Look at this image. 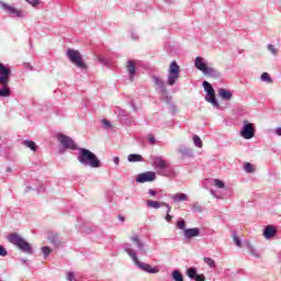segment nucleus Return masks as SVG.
Listing matches in <instances>:
<instances>
[{"mask_svg":"<svg viewBox=\"0 0 281 281\" xmlns=\"http://www.w3.org/2000/svg\"><path fill=\"white\" fill-rule=\"evenodd\" d=\"M131 240H132V243H134V245L137 247L138 252H139L142 256L146 255V249H145L146 244H144V243L142 241V239H139V236L133 235V236L131 237Z\"/></svg>","mask_w":281,"mask_h":281,"instance_id":"ddd939ff","label":"nucleus"},{"mask_svg":"<svg viewBox=\"0 0 281 281\" xmlns=\"http://www.w3.org/2000/svg\"><path fill=\"white\" fill-rule=\"evenodd\" d=\"M23 146H26V148H30L31 150H33L34 153H36V143L32 142V140H23Z\"/></svg>","mask_w":281,"mask_h":281,"instance_id":"cd10ccee","label":"nucleus"},{"mask_svg":"<svg viewBox=\"0 0 281 281\" xmlns=\"http://www.w3.org/2000/svg\"><path fill=\"white\" fill-rule=\"evenodd\" d=\"M78 150L77 160L81 166L86 168H102L100 158L93 151L82 147L78 148Z\"/></svg>","mask_w":281,"mask_h":281,"instance_id":"f257e3e1","label":"nucleus"},{"mask_svg":"<svg viewBox=\"0 0 281 281\" xmlns=\"http://www.w3.org/2000/svg\"><path fill=\"white\" fill-rule=\"evenodd\" d=\"M193 144L196 146V148H203V140H201V137L198 135L193 136Z\"/></svg>","mask_w":281,"mask_h":281,"instance_id":"c756f323","label":"nucleus"},{"mask_svg":"<svg viewBox=\"0 0 281 281\" xmlns=\"http://www.w3.org/2000/svg\"><path fill=\"white\" fill-rule=\"evenodd\" d=\"M276 135H278L279 137H281V127H277V128H276Z\"/></svg>","mask_w":281,"mask_h":281,"instance_id":"864d4df0","label":"nucleus"},{"mask_svg":"<svg viewBox=\"0 0 281 281\" xmlns=\"http://www.w3.org/2000/svg\"><path fill=\"white\" fill-rule=\"evenodd\" d=\"M204 262H205V265H209L211 269L216 268V262L210 257H205Z\"/></svg>","mask_w":281,"mask_h":281,"instance_id":"7c9ffc66","label":"nucleus"},{"mask_svg":"<svg viewBox=\"0 0 281 281\" xmlns=\"http://www.w3.org/2000/svg\"><path fill=\"white\" fill-rule=\"evenodd\" d=\"M8 240L9 243H11V245H14L15 247H18L20 251H23V254H29L30 256L34 254V250L32 249V245L27 243L24 238H22L21 235L16 233L11 234L8 236Z\"/></svg>","mask_w":281,"mask_h":281,"instance_id":"20e7f679","label":"nucleus"},{"mask_svg":"<svg viewBox=\"0 0 281 281\" xmlns=\"http://www.w3.org/2000/svg\"><path fill=\"white\" fill-rule=\"evenodd\" d=\"M42 252L44 254V257L47 258V256H49V254H52V248H49L48 246H44L42 248Z\"/></svg>","mask_w":281,"mask_h":281,"instance_id":"c9c22d12","label":"nucleus"},{"mask_svg":"<svg viewBox=\"0 0 281 281\" xmlns=\"http://www.w3.org/2000/svg\"><path fill=\"white\" fill-rule=\"evenodd\" d=\"M52 243H53L54 245H56V239L53 238V239H52Z\"/></svg>","mask_w":281,"mask_h":281,"instance_id":"bf43d9fd","label":"nucleus"},{"mask_svg":"<svg viewBox=\"0 0 281 281\" xmlns=\"http://www.w3.org/2000/svg\"><path fill=\"white\" fill-rule=\"evenodd\" d=\"M57 139L61 144L63 148L69 150H78V145L76 144V142H74L71 137L64 134H58Z\"/></svg>","mask_w":281,"mask_h":281,"instance_id":"1a4fd4ad","label":"nucleus"},{"mask_svg":"<svg viewBox=\"0 0 281 281\" xmlns=\"http://www.w3.org/2000/svg\"><path fill=\"white\" fill-rule=\"evenodd\" d=\"M240 135H241V137H244V139H247V121H244V125L240 131Z\"/></svg>","mask_w":281,"mask_h":281,"instance_id":"473e14b6","label":"nucleus"},{"mask_svg":"<svg viewBox=\"0 0 281 281\" xmlns=\"http://www.w3.org/2000/svg\"><path fill=\"white\" fill-rule=\"evenodd\" d=\"M102 124L105 128H113V125L111 124V121H108L106 119H103Z\"/></svg>","mask_w":281,"mask_h":281,"instance_id":"e433bc0d","label":"nucleus"},{"mask_svg":"<svg viewBox=\"0 0 281 281\" xmlns=\"http://www.w3.org/2000/svg\"><path fill=\"white\" fill-rule=\"evenodd\" d=\"M218 95L222 98V100H232V91L221 88L218 90Z\"/></svg>","mask_w":281,"mask_h":281,"instance_id":"412c9836","label":"nucleus"},{"mask_svg":"<svg viewBox=\"0 0 281 281\" xmlns=\"http://www.w3.org/2000/svg\"><path fill=\"white\" fill-rule=\"evenodd\" d=\"M123 249L125 252H127L133 262L137 265L138 269H142V271H145V273H159V268H153L150 265L139 261L137 258V252L131 244H124Z\"/></svg>","mask_w":281,"mask_h":281,"instance_id":"f03ea898","label":"nucleus"},{"mask_svg":"<svg viewBox=\"0 0 281 281\" xmlns=\"http://www.w3.org/2000/svg\"><path fill=\"white\" fill-rule=\"evenodd\" d=\"M192 212L200 213V212H203V209L199 204H193L192 205Z\"/></svg>","mask_w":281,"mask_h":281,"instance_id":"4c0bfd02","label":"nucleus"},{"mask_svg":"<svg viewBox=\"0 0 281 281\" xmlns=\"http://www.w3.org/2000/svg\"><path fill=\"white\" fill-rule=\"evenodd\" d=\"M187 276H188V278H190L191 280H194V279L196 278V276H199V274H196V268H189V269L187 270Z\"/></svg>","mask_w":281,"mask_h":281,"instance_id":"c85d7f7f","label":"nucleus"},{"mask_svg":"<svg viewBox=\"0 0 281 281\" xmlns=\"http://www.w3.org/2000/svg\"><path fill=\"white\" fill-rule=\"evenodd\" d=\"M120 221L124 222V217H120Z\"/></svg>","mask_w":281,"mask_h":281,"instance_id":"052dcab7","label":"nucleus"},{"mask_svg":"<svg viewBox=\"0 0 281 281\" xmlns=\"http://www.w3.org/2000/svg\"><path fill=\"white\" fill-rule=\"evenodd\" d=\"M126 70L128 72L131 82H133V80H135V74H136L134 60H127Z\"/></svg>","mask_w":281,"mask_h":281,"instance_id":"dca6fc26","label":"nucleus"},{"mask_svg":"<svg viewBox=\"0 0 281 281\" xmlns=\"http://www.w3.org/2000/svg\"><path fill=\"white\" fill-rule=\"evenodd\" d=\"M177 227H178V229H182L183 232H186V229H188V228H186V221L183 218H179L177 221Z\"/></svg>","mask_w":281,"mask_h":281,"instance_id":"2f4dec72","label":"nucleus"},{"mask_svg":"<svg viewBox=\"0 0 281 281\" xmlns=\"http://www.w3.org/2000/svg\"><path fill=\"white\" fill-rule=\"evenodd\" d=\"M127 160L131 162V164H135L137 161H144V157L139 154H130L127 156Z\"/></svg>","mask_w":281,"mask_h":281,"instance_id":"5701e85b","label":"nucleus"},{"mask_svg":"<svg viewBox=\"0 0 281 281\" xmlns=\"http://www.w3.org/2000/svg\"><path fill=\"white\" fill-rule=\"evenodd\" d=\"M0 256L2 257L8 256V250L2 245H0Z\"/></svg>","mask_w":281,"mask_h":281,"instance_id":"79ce46f5","label":"nucleus"},{"mask_svg":"<svg viewBox=\"0 0 281 281\" xmlns=\"http://www.w3.org/2000/svg\"><path fill=\"white\" fill-rule=\"evenodd\" d=\"M148 142H149V144H155V136H149L148 137Z\"/></svg>","mask_w":281,"mask_h":281,"instance_id":"3c124183","label":"nucleus"},{"mask_svg":"<svg viewBox=\"0 0 281 281\" xmlns=\"http://www.w3.org/2000/svg\"><path fill=\"white\" fill-rule=\"evenodd\" d=\"M154 83L156 85V87H158V89H160L161 93H167L166 91V82H164V80L157 76L153 77Z\"/></svg>","mask_w":281,"mask_h":281,"instance_id":"f3484780","label":"nucleus"},{"mask_svg":"<svg viewBox=\"0 0 281 281\" xmlns=\"http://www.w3.org/2000/svg\"><path fill=\"white\" fill-rule=\"evenodd\" d=\"M67 56L69 60H71V63L76 65V67H78L79 69H87V65H85V61H82V56L80 55L79 50L69 48L67 50Z\"/></svg>","mask_w":281,"mask_h":281,"instance_id":"6e6552de","label":"nucleus"},{"mask_svg":"<svg viewBox=\"0 0 281 281\" xmlns=\"http://www.w3.org/2000/svg\"><path fill=\"white\" fill-rule=\"evenodd\" d=\"M21 260V262L23 263V265H25V262H27V259H20Z\"/></svg>","mask_w":281,"mask_h":281,"instance_id":"5fc2aeb1","label":"nucleus"},{"mask_svg":"<svg viewBox=\"0 0 281 281\" xmlns=\"http://www.w3.org/2000/svg\"><path fill=\"white\" fill-rule=\"evenodd\" d=\"M32 190L30 187H26L25 192H30Z\"/></svg>","mask_w":281,"mask_h":281,"instance_id":"13d9d810","label":"nucleus"},{"mask_svg":"<svg viewBox=\"0 0 281 281\" xmlns=\"http://www.w3.org/2000/svg\"><path fill=\"white\" fill-rule=\"evenodd\" d=\"M244 170H247V162H244Z\"/></svg>","mask_w":281,"mask_h":281,"instance_id":"4d7b16f0","label":"nucleus"},{"mask_svg":"<svg viewBox=\"0 0 281 281\" xmlns=\"http://www.w3.org/2000/svg\"><path fill=\"white\" fill-rule=\"evenodd\" d=\"M247 172L248 173L256 172L255 165H251V162H247Z\"/></svg>","mask_w":281,"mask_h":281,"instance_id":"58836bf2","label":"nucleus"},{"mask_svg":"<svg viewBox=\"0 0 281 281\" xmlns=\"http://www.w3.org/2000/svg\"><path fill=\"white\" fill-rule=\"evenodd\" d=\"M26 2H29V4L32 5L33 8H36V5L41 3L40 0H26Z\"/></svg>","mask_w":281,"mask_h":281,"instance_id":"a19ab883","label":"nucleus"},{"mask_svg":"<svg viewBox=\"0 0 281 281\" xmlns=\"http://www.w3.org/2000/svg\"><path fill=\"white\" fill-rule=\"evenodd\" d=\"M157 179V173L155 171H146L137 175L136 183H150Z\"/></svg>","mask_w":281,"mask_h":281,"instance_id":"9b49d317","label":"nucleus"},{"mask_svg":"<svg viewBox=\"0 0 281 281\" xmlns=\"http://www.w3.org/2000/svg\"><path fill=\"white\" fill-rule=\"evenodd\" d=\"M148 194H149L150 196H157V190L149 189V190H148Z\"/></svg>","mask_w":281,"mask_h":281,"instance_id":"49530a36","label":"nucleus"},{"mask_svg":"<svg viewBox=\"0 0 281 281\" xmlns=\"http://www.w3.org/2000/svg\"><path fill=\"white\" fill-rule=\"evenodd\" d=\"M256 136V127L252 123H247V139H252Z\"/></svg>","mask_w":281,"mask_h":281,"instance_id":"b1692460","label":"nucleus"},{"mask_svg":"<svg viewBox=\"0 0 281 281\" xmlns=\"http://www.w3.org/2000/svg\"><path fill=\"white\" fill-rule=\"evenodd\" d=\"M1 89H0V98H10V95L12 94V91L10 90L9 85H1Z\"/></svg>","mask_w":281,"mask_h":281,"instance_id":"aec40b11","label":"nucleus"},{"mask_svg":"<svg viewBox=\"0 0 281 281\" xmlns=\"http://www.w3.org/2000/svg\"><path fill=\"white\" fill-rule=\"evenodd\" d=\"M276 234H278V231L273 225H268L263 228V238H266V240H271Z\"/></svg>","mask_w":281,"mask_h":281,"instance_id":"2eb2a0df","label":"nucleus"},{"mask_svg":"<svg viewBox=\"0 0 281 281\" xmlns=\"http://www.w3.org/2000/svg\"><path fill=\"white\" fill-rule=\"evenodd\" d=\"M162 207H167V214H169V212L172 211V206H170V204H168L166 202H164Z\"/></svg>","mask_w":281,"mask_h":281,"instance_id":"a18cd8bd","label":"nucleus"},{"mask_svg":"<svg viewBox=\"0 0 281 281\" xmlns=\"http://www.w3.org/2000/svg\"><path fill=\"white\" fill-rule=\"evenodd\" d=\"M139 38V36L136 33H132V40L133 41H137Z\"/></svg>","mask_w":281,"mask_h":281,"instance_id":"603ef678","label":"nucleus"},{"mask_svg":"<svg viewBox=\"0 0 281 281\" xmlns=\"http://www.w3.org/2000/svg\"><path fill=\"white\" fill-rule=\"evenodd\" d=\"M194 65L196 69H199V71H202L204 76H210L211 78H221V71L207 65V61L203 57H195Z\"/></svg>","mask_w":281,"mask_h":281,"instance_id":"7ed1b4c3","label":"nucleus"},{"mask_svg":"<svg viewBox=\"0 0 281 281\" xmlns=\"http://www.w3.org/2000/svg\"><path fill=\"white\" fill-rule=\"evenodd\" d=\"M0 281H2V280H0Z\"/></svg>","mask_w":281,"mask_h":281,"instance_id":"680f3d73","label":"nucleus"},{"mask_svg":"<svg viewBox=\"0 0 281 281\" xmlns=\"http://www.w3.org/2000/svg\"><path fill=\"white\" fill-rule=\"evenodd\" d=\"M169 111H170L172 114L177 113V105H175V104H169Z\"/></svg>","mask_w":281,"mask_h":281,"instance_id":"c03bdc74","label":"nucleus"},{"mask_svg":"<svg viewBox=\"0 0 281 281\" xmlns=\"http://www.w3.org/2000/svg\"><path fill=\"white\" fill-rule=\"evenodd\" d=\"M171 278L175 281H183V274H181V271H179V270H173L171 272Z\"/></svg>","mask_w":281,"mask_h":281,"instance_id":"bb28decb","label":"nucleus"},{"mask_svg":"<svg viewBox=\"0 0 281 281\" xmlns=\"http://www.w3.org/2000/svg\"><path fill=\"white\" fill-rule=\"evenodd\" d=\"M153 166L157 172V175H160V177H168V173L170 172V165H168V161H166L160 156H155L153 158Z\"/></svg>","mask_w":281,"mask_h":281,"instance_id":"39448f33","label":"nucleus"},{"mask_svg":"<svg viewBox=\"0 0 281 281\" xmlns=\"http://www.w3.org/2000/svg\"><path fill=\"white\" fill-rule=\"evenodd\" d=\"M178 153H180L182 157H192L193 155L192 149L186 146H180Z\"/></svg>","mask_w":281,"mask_h":281,"instance_id":"4be33fe9","label":"nucleus"},{"mask_svg":"<svg viewBox=\"0 0 281 281\" xmlns=\"http://www.w3.org/2000/svg\"><path fill=\"white\" fill-rule=\"evenodd\" d=\"M146 205L148 210H159V207H162L164 202H159L155 200H146Z\"/></svg>","mask_w":281,"mask_h":281,"instance_id":"6ab92c4d","label":"nucleus"},{"mask_svg":"<svg viewBox=\"0 0 281 281\" xmlns=\"http://www.w3.org/2000/svg\"><path fill=\"white\" fill-rule=\"evenodd\" d=\"M0 8L4 10V12L9 13L10 16L16 18V19H23L25 16V13L23 11L5 3V2H0Z\"/></svg>","mask_w":281,"mask_h":281,"instance_id":"9d476101","label":"nucleus"},{"mask_svg":"<svg viewBox=\"0 0 281 281\" xmlns=\"http://www.w3.org/2000/svg\"><path fill=\"white\" fill-rule=\"evenodd\" d=\"M202 86L204 87V91L206 93V102H210V104H212L215 109H218L221 104H218V101L216 100V92L214 91L212 85L207 81H203Z\"/></svg>","mask_w":281,"mask_h":281,"instance_id":"423d86ee","label":"nucleus"},{"mask_svg":"<svg viewBox=\"0 0 281 281\" xmlns=\"http://www.w3.org/2000/svg\"><path fill=\"white\" fill-rule=\"evenodd\" d=\"M214 186L216 188L223 189V188H225V182H223L222 180H218V179H214Z\"/></svg>","mask_w":281,"mask_h":281,"instance_id":"f704fd0d","label":"nucleus"},{"mask_svg":"<svg viewBox=\"0 0 281 281\" xmlns=\"http://www.w3.org/2000/svg\"><path fill=\"white\" fill-rule=\"evenodd\" d=\"M233 240L236 247H243V241L240 240V238H238L236 234L233 235Z\"/></svg>","mask_w":281,"mask_h":281,"instance_id":"72a5a7b5","label":"nucleus"},{"mask_svg":"<svg viewBox=\"0 0 281 281\" xmlns=\"http://www.w3.org/2000/svg\"><path fill=\"white\" fill-rule=\"evenodd\" d=\"M10 76H12V69L0 63V85H10Z\"/></svg>","mask_w":281,"mask_h":281,"instance_id":"f8f14e48","label":"nucleus"},{"mask_svg":"<svg viewBox=\"0 0 281 281\" xmlns=\"http://www.w3.org/2000/svg\"><path fill=\"white\" fill-rule=\"evenodd\" d=\"M170 199L173 201V203H181L183 201H188V194H186V193H176V194H171Z\"/></svg>","mask_w":281,"mask_h":281,"instance_id":"a211bd4d","label":"nucleus"},{"mask_svg":"<svg viewBox=\"0 0 281 281\" xmlns=\"http://www.w3.org/2000/svg\"><path fill=\"white\" fill-rule=\"evenodd\" d=\"M179 64H177V61H172L169 66L167 77V85H169V87H173V85H176V82L179 80Z\"/></svg>","mask_w":281,"mask_h":281,"instance_id":"0eeeda50","label":"nucleus"},{"mask_svg":"<svg viewBox=\"0 0 281 281\" xmlns=\"http://www.w3.org/2000/svg\"><path fill=\"white\" fill-rule=\"evenodd\" d=\"M195 281H205V276L198 274L196 278H195Z\"/></svg>","mask_w":281,"mask_h":281,"instance_id":"de8ad7c7","label":"nucleus"},{"mask_svg":"<svg viewBox=\"0 0 281 281\" xmlns=\"http://www.w3.org/2000/svg\"><path fill=\"white\" fill-rule=\"evenodd\" d=\"M268 49L270 53L273 54V56H276V54H278V49H276V46L272 44H268Z\"/></svg>","mask_w":281,"mask_h":281,"instance_id":"ea45409f","label":"nucleus"},{"mask_svg":"<svg viewBox=\"0 0 281 281\" xmlns=\"http://www.w3.org/2000/svg\"><path fill=\"white\" fill-rule=\"evenodd\" d=\"M184 238L190 240V238H196V236H201V229L198 227L194 228H187L183 232Z\"/></svg>","mask_w":281,"mask_h":281,"instance_id":"4468645a","label":"nucleus"},{"mask_svg":"<svg viewBox=\"0 0 281 281\" xmlns=\"http://www.w3.org/2000/svg\"><path fill=\"white\" fill-rule=\"evenodd\" d=\"M113 162L115 164V166H120V157L115 156L113 158Z\"/></svg>","mask_w":281,"mask_h":281,"instance_id":"8fccbe9b","label":"nucleus"},{"mask_svg":"<svg viewBox=\"0 0 281 281\" xmlns=\"http://www.w3.org/2000/svg\"><path fill=\"white\" fill-rule=\"evenodd\" d=\"M165 220L167 221V223H170V221H172V215H170V213H167Z\"/></svg>","mask_w":281,"mask_h":281,"instance_id":"09e8293b","label":"nucleus"},{"mask_svg":"<svg viewBox=\"0 0 281 281\" xmlns=\"http://www.w3.org/2000/svg\"><path fill=\"white\" fill-rule=\"evenodd\" d=\"M261 82H267V85H272L273 79L271 78V75L269 72H263L260 77Z\"/></svg>","mask_w":281,"mask_h":281,"instance_id":"393cba45","label":"nucleus"},{"mask_svg":"<svg viewBox=\"0 0 281 281\" xmlns=\"http://www.w3.org/2000/svg\"><path fill=\"white\" fill-rule=\"evenodd\" d=\"M247 249H248V252L250 254V256H252V258H256L257 260H259L260 252L258 250H256V248H254L252 246L248 245Z\"/></svg>","mask_w":281,"mask_h":281,"instance_id":"a878e982","label":"nucleus"},{"mask_svg":"<svg viewBox=\"0 0 281 281\" xmlns=\"http://www.w3.org/2000/svg\"><path fill=\"white\" fill-rule=\"evenodd\" d=\"M67 280L68 281H76V274L74 272L67 273Z\"/></svg>","mask_w":281,"mask_h":281,"instance_id":"37998d69","label":"nucleus"},{"mask_svg":"<svg viewBox=\"0 0 281 281\" xmlns=\"http://www.w3.org/2000/svg\"><path fill=\"white\" fill-rule=\"evenodd\" d=\"M7 172H12V168L8 167Z\"/></svg>","mask_w":281,"mask_h":281,"instance_id":"6e6d98bb","label":"nucleus"}]
</instances>
